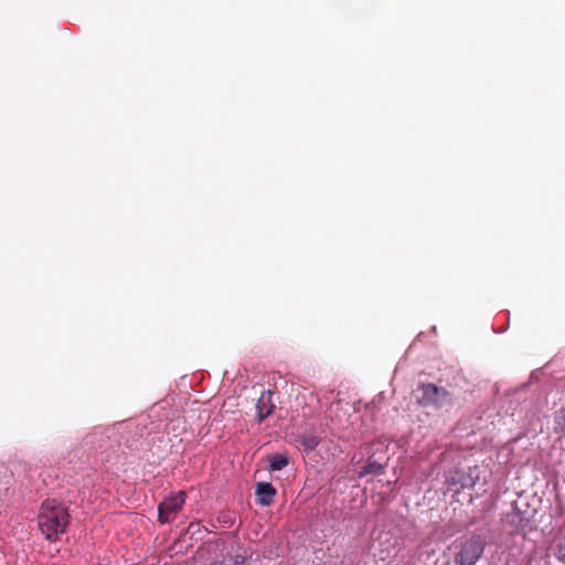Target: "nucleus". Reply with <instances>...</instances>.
Masks as SVG:
<instances>
[{"label": "nucleus", "instance_id": "obj_1", "mask_svg": "<svg viewBox=\"0 0 565 565\" xmlns=\"http://www.w3.org/2000/svg\"><path fill=\"white\" fill-rule=\"evenodd\" d=\"M71 525L70 508L56 499L44 500L38 513V529L50 543L60 542Z\"/></svg>", "mask_w": 565, "mask_h": 565}, {"label": "nucleus", "instance_id": "obj_2", "mask_svg": "<svg viewBox=\"0 0 565 565\" xmlns=\"http://www.w3.org/2000/svg\"><path fill=\"white\" fill-rule=\"evenodd\" d=\"M186 500L185 491H178L171 493L158 507V520L161 524L170 523L174 520L175 515L181 511Z\"/></svg>", "mask_w": 565, "mask_h": 565}, {"label": "nucleus", "instance_id": "obj_3", "mask_svg": "<svg viewBox=\"0 0 565 565\" xmlns=\"http://www.w3.org/2000/svg\"><path fill=\"white\" fill-rule=\"evenodd\" d=\"M482 553V542L477 537H471L463 543L456 562L458 565H476Z\"/></svg>", "mask_w": 565, "mask_h": 565}, {"label": "nucleus", "instance_id": "obj_4", "mask_svg": "<svg viewBox=\"0 0 565 565\" xmlns=\"http://www.w3.org/2000/svg\"><path fill=\"white\" fill-rule=\"evenodd\" d=\"M255 494L260 505L269 507L274 502L277 491L269 482H258L256 484Z\"/></svg>", "mask_w": 565, "mask_h": 565}, {"label": "nucleus", "instance_id": "obj_5", "mask_svg": "<svg viewBox=\"0 0 565 565\" xmlns=\"http://www.w3.org/2000/svg\"><path fill=\"white\" fill-rule=\"evenodd\" d=\"M423 392L422 399L424 403H438L440 396H446L448 393L444 388H439L435 384H423L420 386Z\"/></svg>", "mask_w": 565, "mask_h": 565}, {"label": "nucleus", "instance_id": "obj_6", "mask_svg": "<svg viewBox=\"0 0 565 565\" xmlns=\"http://www.w3.org/2000/svg\"><path fill=\"white\" fill-rule=\"evenodd\" d=\"M268 461L270 471L281 470L289 463L288 458L281 454H275L269 456Z\"/></svg>", "mask_w": 565, "mask_h": 565}, {"label": "nucleus", "instance_id": "obj_7", "mask_svg": "<svg viewBox=\"0 0 565 565\" xmlns=\"http://www.w3.org/2000/svg\"><path fill=\"white\" fill-rule=\"evenodd\" d=\"M274 411V405L273 404H265L263 399H260L259 404L257 405V416H258V419L262 422L264 420L266 417H268Z\"/></svg>", "mask_w": 565, "mask_h": 565}, {"label": "nucleus", "instance_id": "obj_8", "mask_svg": "<svg viewBox=\"0 0 565 565\" xmlns=\"http://www.w3.org/2000/svg\"><path fill=\"white\" fill-rule=\"evenodd\" d=\"M212 565H244V558L239 556L228 557L220 562H214Z\"/></svg>", "mask_w": 565, "mask_h": 565}, {"label": "nucleus", "instance_id": "obj_9", "mask_svg": "<svg viewBox=\"0 0 565 565\" xmlns=\"http://www.w3.org/2000/svg\"><path fill=\"white\" fill-rule=\"evenodd\" d=\"M556 423L559 428V431L562 433V435L565 436V407L559 412Z\"/></svg>", "mask_w": 565, "mask_h": 565}]
</instances>
